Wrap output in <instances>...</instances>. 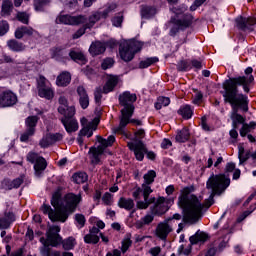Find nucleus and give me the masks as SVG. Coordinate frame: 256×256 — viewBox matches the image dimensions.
Here are the masks:
<instances>
[{"label": "nucleus", "mask_w": 256, "mask_h": 256, "mask_svg": "<svg viewBox=\"0 0 256 256\" xmlns=\"http://www.w3.org/2000/svg\"><path fill=\"white\" fill-rule=\"evenodd\" d=\"M230 185L231 179L225 176V174H212L206 182V189H210L212 192L203 204L197 196H189L193 191V186H187L181 190V196L178 198V205L185 209L190 219H199V217H201V211L209 209V207L215 203V195H223V192L227 191V188Z\"/></svg>", "instance_id": "f257e3e1"}, {"label": "nucleus", "mask_w": 256, "mask_h": 256, "mask_svg": "<svg viewBox=\"0 0 256 256\" xmlns=\"http://www.w3.org/2000/svg\"><path fill=\"white\" fill-rule=\"evenodd\" d=\"M251 73H253V68L248 67L245 69L246 76L230 78L222 85L224 89V92H222L224 101L225 103H229L232 107L230 118L232 120V126L234 129H237V125L239 124H245V117L239 114V109L244 111V113L249 111V97L244 94H239V88L237 86H242L245 93H249V85L255 81V78Z\"/></svg>", "instance_id": "f03ea898"}, {"label": "nucleus", "mask_w": 256, "mask_h": 256, "mask_svg": "<svg viewBox=\"0 0 256 256\" xmlns=\"http://www.w3.org/2000/svg\"><path fill=\"white\" fill-rule=\"evenodd\" d=\"M81 203V194H66L61 201V191H56L53 193L51 198V205L43 204L41 207V211L44 215H48L50 221L55 223V221H59L60 223H65L67 219H69V215L71 213H75L77 209V205Z\"/></svg>", "instance_id": "7ed1b4c3"}, {"label": "nucleus", "mask_w": 256, "mask_h": 256, "mask_svg": "<svg viewBox=\"0 0 256 256\" xmlns=\"http://www.w3.org/2000/svg\"><path fill=\"white\" fill-rule=\"evenodd\" d=\"M137 101V94L125 91L119 95V104L124 107L121 110L120 124L115 128V133H123L126 125H129V118L133 117L135 113V103Z\"/></svg>", "instance_id": "20e7f679"}, {"label": "nucleus", "mask_w": 256, "mask_h": 256, "mask_svg": "<svg viewBox=\"0 0 256 256\" xmlns=\"http://www.w3.org/2000/svg\"><path fill=\"white\" fill-rule=\"evenodd\" d=\"M170 11L175 14L174 17L170 19V23H173L174 26L170 29L169 35L170 37H175L179 31H184L191 27V23H193V15L186 13L187 6L182 4L178 7L170 8Z\"/></svg>", "instance_id": "39448f33"}, {"label": "nucleus", "mask_w": 256, "mask_h": 256, "mask_svg": "<svg viewBox=\"0 0 256 256\" xmlns=\"http://www.w3.org/2000/svg\"><path fill=\"white\" fill-rule=\"evenodd\" d=\"M97 141L100 145L98 147H91L88 152L92 165H99L101 163V155L105 153L107 147H111L115 143V136L110 135L107 139L97 136Z\"/></svg>", "instance_id": "423d86ee"}, {"label": "nucleus", "mask_w": 256, "mask_h": 256, "mask_svg": "<svg viewBox=\"0 0 256 256\" xmlns=\"http://www.w3.org/2000/svg\"><path fill=\"white\" fill-rule=\"evenodd\" d=\"M128 148L130 151H133L137 161H143L145 159V155H147L148 159H151V161L155 160V152L153 151H147V146L143 141L141 140H135L132 142H128Z\"/></svg>", "instance_id": "0eeeda50"}, {"label": "nucleus", "mask_w": 256, "mask_h": 256, "mask_svg": "<svg viewBox=\"0 0 256 256\" xmlns=\"http://www.w3.org/2000/svg\"><path fill=\"white\" fill-rule=\"evenodd\" d=\"M82 125V129L78 133L77 141L79 145H83V137H93V131L97 130V125H99V119L95 118L94 120L90 121L87 118H82L80 120Z\"/></svg>", "instance_id": "6e6552de"}, {"label": "nucleus", "mask_w": 256, "mask_h": 256, "mask_svg": "<svg viewBox=\"0 0 256 256\" xmlns=\"http://www.w3.org/2000/svg\"><path fill=\"white\" fill-rule=\"evenodd\" d=\"M175 203V200L165 197H158L155 204L150 207V211L153 215H157L158 217H161V215H165L169 209H171V206Z\"/></svg>", "instance_id": "1a4fd4ad"}, {"label": "nucleus", "mask_w": 256, "mask_h": 256, "mask_svg": "<svg viewBox=\"0 0 256 256\" xmlns=\"http://www.w3.org/2000/svg\"><path fill=\"white\" fill-rule=\"evenodd\" d=\"M26 159L29 161V163H34L35 175L37 177H41L45 169H47V160L35 152H29Z\"/></svg>", "instance_id": "9d476101"}, {"label": "nucleus", "mask_w": 256, "mask_h": 256, "mask_svg": "<svg viewBox=\"0 0 256 256\" xmlns=\"http://www.w3.org/2000/svg\"><path fill=\"white\" fill-rule=\"evenodd\" d=\"M56 23L61 25H83L87 23V16L78 15L71 16L69 14H59L56 18Z\"/></svg>", "instance_id": "9b49d317"}, {"label": "nucleus", "mask_w": 256, "mask_h": 256, "mask_svg": "<svg viewBox=\"0 0 256 256\" xmlns=\"http://www.w3.org/2000/svg\"><path fill=\"white\" fill-rule=\"evenodd\" d=\"M39 121V117L37 116H29L25 120L26 130L21 134L20 141L22 143H27L30 137L35 135V128L37 127V123Z\"/></svg>", "instance_id": "f8f14e48"}, {"label": "nucleus", "mask_w": 256, "mask_h": 256, "mask_svg": "<svg viewBox=\"0 0 256 256\" xmlns=\"http://www.w3.org/2000/svg\"><path fill=\"white\" fill-rule=\"evenodd\" d=\"M173 232V224L171 219H166L163 222H160L155 230V235L158 239L165 241L169 237V233Z\"/></svg>", "instance_id": "ddd939ff"}, {"label": "nucleus", "mask_w": 256, "mask_h": 256, "mask_svg": "<svg viewBox=\"0 0 256 256\" xmlns=\"http://www.w3.org/2000/svg\"><path fill=\"white\" fill-rule=\"evenodd\" d=\"M17 103V95L10 90L0 94V109L5 107H13Z\"/></svg>", "instance_id": "4468645a"}, {"label": "nucleus", "mask_w": 256, "mask_h": 256, "mask_svg": "<svg viewBox=\"0 0 256 256\" xmlns=\"http://www.w3.org/2000/svg\"><path fill=\"white\" fill-rule=\"evenodd\" d=\"M60 231L61 227L51 226L49 230L46 232V241H49L52 247H57L59 243H61V236H59Z\"/></svg>", "instance_id": "2eb2a0df"}, {"label": "nucleus", "mask_w": 256, "mask_h": 256, "mask_svg": "<svg viewBox=\"0 0 256 256\" xmlns=\"http://www.w3.org/2000/svg\"><path fill=\"white\" fill-rule=\"evenodd\" d=\"M59 107H58V113L60 115H67L68 117H73L75 115V106L68 105L67 97L60 96L58 99Z\"/></svg>", "instance_id": "dca6fc26"}, {"label": "nucleus", "mask_w": 256, "mask_h": 256, "mask_svg": "<svg viewBox=\"0 0 256 256\" xmlns=\"http://www.w3.org/2000/svg\"><path fill=\"white\" fill-rule=\"evenodd\" d=\"M61 123L64 125L67 133H75L79 129V123L73 118V116L63 115Z\"/></svg>", "instance_id": "f3484780"}, {"label": "nucleus", "mask_w": 256, "mask_h": 256, "mask_svg": "<svg viewBox=\"0 0 256 256\" xmlns=\"http://www.w3.org/2000/svg\"><path fill=\"white\" fill-rule=\"evenodd\" d=\"M25 35H28V37H37L39 36V32H37L35 29L29 26H21L16 29L15 31L16 39H23Z\"/></svg>", "instance_id": "a211bd4d"}, {"label": "nucleus", "mask_w": 256, "mask_h": 256, "mask_svg": "<svg viewBox=\"0 0 256 256\" xmlns=\"http://www.w3.org/2000/svg\"><path fill=\"white\" fill-rule=\"evenodd\" d=\"M120 57L123 61L126 63H129V61H133L135 54L129 49V44L126 42L120 44L119 48Z\"/></svg>", "instance_id": "6ab92c4d"}, {"label": "nucleus", "mask_w": 256, "mask_h": 256, "mask_svg": "<svg viewBox=\"0 0 256 256\" xmlns=\"http://www.w3.org/2000/svg\"><path fill=\"white\" fill-rule=\"evenodd\" d=\"M107 51V44L101 41H95L90 45L89 53L96 57V55H103V53Z\"/></svg>", "instance_id": "aec40b11"}, {"label": "nucleus", "mask_w": 256, "mask_h": 256, "mask_svg": "<svg viewBox=\"0 0 256 256\" xmlns=\"http://www.w3.org/2000/svg\"><path fill=\"white\" fill-rule=\"evenodd\" d=\"M101 230L97 227H92L88 234L84 236V243L97 245V242L99 241Z\"/></svg>", "instance_id": "412c9836"}, {"label": "nucleus", "mask_w": 256, "mask_h": 256, "mask_svg": "<svg viewBox=\"0 0 256 256\" xmlns=\"http://www.w3.org/2000/svg\"><path fill=\"white\" fill-rule=\"evenodd\" d=\"M23 181H25V176H20L12 181L6 179L3 180L2 187L8 191H11V189H19V187L23 185Z\"/></svg>", "instance_id": "4be33fe9"}, {"label": "nucleus", "mask_w": 256, "mask_h": 256, "mask_svg": "<svg viewBox=\"0 0 256 256\" xmlns=\"http://www.w3.org/2000/svg\"><path fill=\"white\" fill-rule=\"evenodd\" d=\"M77 94L79 96L80 107H82V109H87V107H89V94H87V90H85V87L78 86Z\"/></svg>", "instance_id": "5701e85b"}, {"label": "nucleus", "mask_w": 256, "mask_h": 256, "mask_svg": "<svg viewBox=\"0 0 256 256\" xmlns=\"http://www.w3.org/2000/svg\"><path fill=\"white\" fill-rule=\"evenodd\" d=\"M7 47L14 53H23V51L27 49V46L23 44V42H19L15 39L8 40Z\"/></svg>", "instance_id": "b1692460"}, {"label": "nucleus", "mask_w": 256, "mask_h": 256, "mask_svg": "<svg viewBox=\"0 0 256 256\" xmlns=\"http://www.w3.org/2000/svg\"><path fill=\"white\" fill-rule=\"evenodd\" d=\"M71 83V73L69 71H63L56 78V85L58 87H67Z\"/></svg>", "instance_id": "393cba45"}, {"label": "nucleus", "mask_w": 256, "mask_h": 256, "mask_svg": "<svg viewBox=\"0 0 256 256\" xmlns=\"http://www.w3.org/2000/svg\"><path fill=\"white\" fill-rule=\"evenodd\" d=\"M117 83H119V78L117 76H109L103 87V93L105 95H107V93H111V91L117 87Z\"/></svg>", "instance_id": "a878e982"}, {"label": "nucleus", "mask_w": 256, "mask_h": 256, "mask_svg": "<svg viewBox=\"0 0 256 256\" xmlns=\"http://www.w3.org/2000/svg\"><path fill=\"white\" fill-rule=\"evenodd\" d=\"M69 57L75 63H79L80 65H85L87 63V57L82 51L70 50Z\"/></svg>", "instance_id": "bb28decb"}, {"label": "nucleus", "mask_w": 256, "mask_h": 256, "mask_svg": "<svg viewBox=\"0 0 256 256\" xmlns=\"http://www.w3.org/2000/svg\"><path fill=\"white\" fill-rule=\"evenodd\" d=\"M209 239V235L205 232L197 231L194 235L189 238L191 245H197V243H205Z\"/></svg>", "instance_id": "cd10ccee"}, {"label": "nucleus", "mask_w": 256, "mask_h": 256, "mask_svg": "<svg viewBox=\"0 0 256 256\" xmlns=\"http://www.w3.org/2000/svg\"><path fill=\"white\" fill-rule=\"evenodd\" d=\"M118 207H120V209H125L126 211H131L132 209H135V202L131 198L121 197L118 200Z\"/></svg>", "instance_id": "c85d7f7f"}, {"label": "nucleus", "mask_w": 256, "mask_h": 256, "mask_svg": "<svg viewBox=\"0 0 256 256\" xmlns=\"http://www.w3.org/2000/svg\"><path fill=\"white\" fill-rule=\"evenodd\" d=\"M155 219V214L148 213L144 217H142L140 220L136 222V228L137 229H143L145 225H151L152 221Z\"/></svg>", "instance_id": "c756f323"}, {"label": "nucleus", "mask_w": 256, "mask_h": 256, "mask_svg": "<svg viewBox=\"0 0 256 256\" xmlns=\"http://www.w3.org/2000/svg\"><path fill=\"white\" fill-rule=\"evenodd\" d=\"M11 13H13V2L11 0H4L0 11L1 17H9Z\"/></svg>", "instance_id": "7c9ffc66"}, {"label": "nucleus", "mask_w": 256, "mask_h": 256, "mask_svg": "<svg viewBox=\"0 0 256 256\" xmlns=\"http://www.w3.org/2000/svg\"><path fill=\"white\" fill-rule=\"evenodd\" d=\"M157 177V173L155 170H149L144 175V183L142 184V189L145 191V187H149L151 189V184L155 181V178Z\"/></svg>", "instance_id": "2f4dec72"}, {"label": "nucleus", "mask_w": 256, "mask_h": 256, "mask_svg": "<svg viewBox=\"0 0 256 256\" xmlns=\"http://www.w3.org/2000/svg\"><path fill=\"white\" fill-rule=\"evenodd\" d=\"M38 95L39 97H42V99L51 100L53 97H55V92L51 86H46L44 88L38 89Z\"/></svg>", "instance_id": "473e14b6"}, {"label": "nucleus", "mask_w": 256, "mask_h": 256, "mask_svg": "<svg viewBox=\"0 0 256 256\" xmlns=\"http://www.w3.org/2000/svg\"><path fill=\"white\" fill-rule=\"evenodd\" d=\"M150 193H153V189H150L149 187H144V191H143L144 201H138L136 203L137 209H149V203L147 202V196L150 195Z\"/></svg>", "instance_id": "72a5a7b5"}, {"label": "nucleus", "mask_w": 256, "mask_h": 256, "mask_svg": "<svg viewBox=\"0 0 256 256\" xmlns=\"http://www.w3.org/2000/svg\"><path fill=\"white\" fill-rule=\"evenodd\" d=\"M100 19H103V17L101 16V11L93 12L92 15H90L88 18V23L85 22L84 25H86V28L92 29V27L95 26V23H97V21H100Z\"/></svg>", "instance_id": "f704fd0d"}, {"label": "nucleus", "mask_w": 256, "mask_h": 256, "mask_svg": "<svg viewBox=\"0 0 256 256\" xmlns=\"http://www.w3.org/2000/svg\"><path fill=\"white\" fill-rule=\"evenodd\" d=\"M157 15V9L152 6H142L141 8V16L144 19H151V17H155Z\"/></svg>", "instance_id": "c9c22d12"}, {"label": "nucleus", "mask_w": 256, "mask_h": 256, "mask_svg": "<svg viewBox=\"0 0 256 256\" xmlns=\"http://www.w3.org/2000/svg\"><path fill=\"white\" fill-rule=\"evenodd\" d=\"M178 114L181 115L183 119H191V117H193V108L189 104L183 105L178 110Z\"/></svg>", "instance_id": "e433bc0d"}, {"label": "nucleus", "mask_w": 256, "mask_h": 256, "mask_svg": "<svg viewBox=\"0 0 256 256\" xmlns=\"http://www.w3.org/2000/svg\"><path fill=\"white\" fill-rule=\"evenodd\" d=\"M189 137H191L189 129L183 128L182 130L177 132L175 140L177 141V143H186V141H189Z\"/></svg>", "instance_id": "4c0bfd02"}, {"label": "nucleus", "mask_w": 256, "mask_h": 256, "mask_svg": "<svg viewBox=\"0 0 256 256\" xmlns=\"http://www.w3.org/2000/svg\"><path fill=\"white\" fill-rule=\"evenodd\" d=\"M89 179V176H87V173L85 172H76L72 176V180L77 185H81L83 183H87V180Z\"/></svg>", "instance_id": "58836bf2"}, {"label": "nucleus", "mask_w": 256, "mask_h": 256, "mask_svg": "<svg viewBox=\"0 0 256 256\" xmlns=\"http://www.w3.org/2000/svg\"><path fill=\"white\" fill-rule=\"evenodd\" d=\"M171 103V99L169 97L160 96L157 99V102L155 103V109L159 111L160 109H163V107L169 106Z\"/></svg>", "instance_id": "ea45409f"}, {"label": "nucleus", "mask_w": 256, "mask_h": 256, "mask_svg": "<svg viewBox=\"0 0 256 256\" xmlns=\"http://www.w3.org/2000/svg\"><path fill=\"white\" fill-rule=\"evenodd\" d=\"M158 61H159V58L157 57L146 58L145 60L140 61L139 68L147 69V67H151V65H154V63H157Z\"/></svg>", "instance_id": "a19ab883"}, {"label": "nucleus", "mask_w": 256, "mask_h": 256, "mask_svg": "<svg viewBox=\"0 0 256 256\" xmlns=\"http://www.w3.org/2000/svg\"><path fill=\"white\" fill-rule=\"evenodd\" d=\"M52 59H61L65 53V48L61 46L54 47L50 50Z\"/></svg>", "instance_id": "79ce46f5"}, {"label": "nucleus", "mask_w": 256, "mask_h": 256, "mask_svg": "<svg viewBox=\"0 0 256 256\" xmlns=\"http://www.w3.org/2000/svg\"><path fill=\"white\" fill-rule=\"evenodd\" d=\"M40 243H42L43 247L40 250V253L42 256H49L51 253V248L49 246L51 245L46 238H40Z\"/></svg>", "instance_id": "37998d69"}, {"label": "nucleus", "mask_w": 256, "mask_h": 256, "mask_svg": "<svg viewBox=\"0 0 256 256\" xmlns=\"http://www.w3.org/2000/svg\"><path fill=\"white\" fill-rule=\"evenodd\" d=\"M125 43H127L129 49L133 52V55H135V53H139V51L143 49V43L140 41H130Z\"/></svg>", "instance_id": "c03bdc74"}, {"label": "nucleus", "mask_w": 256, "mask_h": 256, "mask_svg": "<svg viewBox=\"0 0 256 256\" xmlns=\"http://www.w3.org/2000/svg\"><path fill=\"white\" fill-rule=\"evenodd\" d=\"M51 3V0H34V9L37 12H43L45 11V6L49 5Z\"/></svg>", "instance_id": "a18cd8bd"}, {"label": "nucleus", "mask_w": 256, "mask_h": 256, "mask_svg": "<svg viewBox=\"0 0 256 256\" xmlns=\"http://www.w3.org/2000/svg\"><path fill=\"white\" fill-rule=\"evenodd\" d=\"M62 245H63V249H65V251H71V249H73L75 247V245H77V242L75 241V238L69 237V238L63 240Z\"/></svg>", "instance_id": "49530a36"}, {"label": "nucleus", "mask_w": 256, "mask_h": 256, "mask_svg": "<svg viewBox=\"0 0 256 256\" xmlns=\"http://www.w3.org/2000/svg\"><path fill=\"white\" fill-rule=\"evenodd\" d=\"M131 245H133V241L131 240V234H126L124 239L122 240V252L127 253Z\"/></svg>", "instance_id": "de8ad7c7"}, {"label": "nucleus", "mask_w": 256, "mask_h": 256, "mask_svg": "<svg viewBox=\"0 0 256 256\" xmlns=\"http://www.w3.org/2000/svg\"><path fill=\"white\" fill-rule=\"evenodd\" d=\"M74 219L76 222V227H78V229H83V227H85V223H87V219H85V215L75 214Z\"/></svg>", "instance_id": "09e8293b"}, {"label": "nucleus", "mask_w": 256, "mask_h": 256, "mask_svg": "<svg viewBox=\"0 0 256 256\" xmlns=\"http://www.w3.org/2000/svg\"><path fill=\"white\" fill-rule=\"evenodd\" d=\"M39 145L42 149H47V147H51V145H53L49 133L42 137V139L39 141Z\"/></svg>", "instance_id": "8fccbe9b"}, {"label": "nucleus", "mask_w": 256, "mask_h": 256, "mask_svg": "<svg viewBox=\"0 0 256 256\" xmlns=\"http://www.w3.org/2000/svg\"><path fill=\"white\" fill-rule=\"evenodd\" d=\"M117 9V4H110L101 12L102 19H107Z\"/></svg>", "instance_id": "3c124183"}, {"label": "nucleus", "mask_w": 256, "mask_h": 256, "mask_svg": "<svg viewBox=\"0 0 256 256\" xmlns=\"http://www.w3.org/2000/svg\"><path fill=\"white\" fill-rule=\"evenodd\" d=\"M255 204H254V206L253 205H251L250 206V210H246V211H244L241 215H240V217H238L237 218V223H241L242 221H245V219H247V217H249V215H251V213H253V211H255Z\"/></svg>", "instance_id": "603ef678"}, {"label": "nucleus", "mask_w": 256, "mask_h": 256, "mask_svg": "<svg viewBox=\"0 0 256 256\" xmlns=\"http://www.w3.org/2000/svg\"><path fill=\"white\" fill-rule=\"evenodd\" d=\"M9 33V22L7 20L0 21V37Z\"/></svg>", "instance_id": "864d4df0"}, {"label": "nucleus", "mask_w": 256, "mask_h": 256, "mask_svg": "<svg viewBox=\"0 0 256 256\" xmlns=\"http://www.w3.org/2000/svg\"><path fill=\"white\" fill-rule=\"evenodd\" d=\"M16 17L18 21H20V23H23L24 25H29V14L25 12H18Z\"/></svg>", "instance_id": "5fc2aeb1"}, {"label": "nucleus", "mask_w": 256, "mask_h": 256, "mask_svg": "<svg viewBox=\"0 0 256 256\" xmlns=\"http://www.w3.org/2000/svg\"><path fill=\"white\" fill-rule=\"evenodd\" d=\"M115 65V60L113 58H106L103 60L101 67L104 71H107V69H111Z\"/></svg>", "instance_id": "6e6d98bb"}, {"label": "nucleus", "mask_w": 256, "mask_h": 256, "mask_svg": "<svg viewBox=\"0 0 256 256\" xmlns=\"http://www.w3.org/2000/svg\"><path fill=\"white\" fill-rule=\"evenodd\" d=\"M236 25L238 29H247V18L243 16L236 18Z\"/></svg>", "instance_id": "4d7b16f0"}, {"label": "nucleus", "mask_w": 256, "mask_h": 256, "mask_svg": "<svg viewBox=\"0 0 256 256\" xmlns=\"http://www.w3.org/2000/svg\"><path fill=\"white\" fill-rule=\"evenodd\" d=\"M49 83L47 81V78L44 77V76H40L38 79H37V89H43L45 87H49V85L47 84Z\"/></svg>", "instance_id": "13d9d810"}, {"label": "nucleus", "mask_w": 256, "mask_h": 256, "mask_svg": "<svg viewBox=\"0 0 256 256\" xmlns=\"http://www.w3.org/2000/svg\"><path fill=\"white\" fill-rule=\"evenodd\" d=\"M48 135L50 136V141L52 145H55V143L63 140V134L61 133H55V134L48 133Z\"/></svg>", "instance_id": "bf43d9fd"}, {"label": "nucleus", "mask_w": 256, "mask_h": 256, "mask_svg": "<svg viewBox=\"0 0 256 256\" xmlns=\"http://www.w3.org/2000/svg\"><path fill=\"white\" fill-rule=\"evenodd\" d=\"M177 69L178 71H189V69H191V64L185 60L180 61L178 63Z\"/></svg>", "instance_id": "052dcab7"}, {"label": "nucleus", "mask_w": 256, "mask_h": 256, "mask_svg": "<svg viewBox=\"0 0 256 256\" xmlns=\"http://www.w3.org/2000/svg\"><path fill=\"white\" fill-rule=\"evenodd\" d=\"M86 25L84 24V26L82 28H79L72 36V39H79L80 37H83V35H85V32L87 31Z\"/></svg>", "instance_id": "680f3d73"}, {"label": "nucleus", "mask_w": 256, "mask_h": 256, "mask_svg": "<svg viewBox=\"0 0 256 256\" xmlns=\"http://www.w3.org/2000/svg\"><path fill=\"white\" fill-rule=\"evenodd\" d=\"M102 201H103L104 205H112V203H113V195H111V193H109V192H106L102 196Z\"/></svg>", "instance_id": "e2e57ef3"}, {"label": "nucleus", "mask_w": 256, "mask_h": 256, "mask_svg": "<svg viewBox=\"0 0 256 256\" xmlns=\"http://www.w3.org/2000/svg\"><path fill=\"white\" fill-rule=\"evenodd\" d=\"M95 102L99 105L101 103V99H103V89L96 88L94 92Z\"/></svg>", "instance_id": "0e129e2a"}, {"label": "nucleus", "mask_w": 256, "mask_h": 256, "mask_svg": "<svg viewBox=\"0 0 256 256\" xmlns=\"http://www.w3.org/2000/svg\"><path fill=\"white\" fill-rule=\"evenodd\" d=\"M238 157H239L240 165L242 163H245V161H247V159H249V156H245V148H243V147L239 148Z\"/></svg>", "instance_id": "69168bd1"}, {"label": "nucleus", "mask_w": 256, "mask_h": 256, "mask_svg": "<svg viewBox=\"0 0 256 256\" xmlns=\"http://www.w3.org/2000/svg\"><path fill=\"white\" fill-rule=\"evenodd\" d=\"M247 133H251V129L249 128V124H242V128L240 129V136L247 137Z\"/></svg>", "instance_id": "338daca9"}, {"label": "nucleus", "mask_w": 256, "mask_h": 256, "mask_svg": "<svg viewBox=\"0 0 256 256\" xmlns=\"http://www.w3.org/2000/svg\"><path fill=\"white\" fill-rule=\"evenodd\" d=\"M123 23V17L122 16H115L113 19H112V24L114 27H121Z\"/></svg>", "instance_id": "774afa93"}]
</instances>
